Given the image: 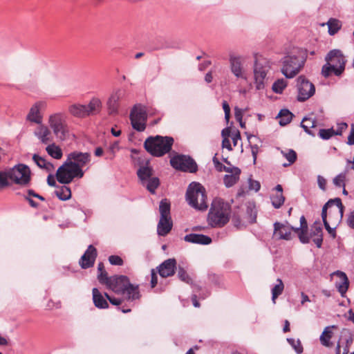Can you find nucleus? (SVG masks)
Wrapping results in <instances>:
<instances>
[{
  "mask_svg": "<svg viewBox=\"0 0 354 354\" xmlns=\"http://www.w3.org/2000/svg\"><path fill=\"white\" fill-rule=\"evenodd\" d=\"M230 217V206L223 200H213L207 215V223L212 227H222L226 225Z\"/></svg>",
  "mask_w": 354,
  "mask_h": 354,
  "instance_id": "obj_1",
  "label": "nucleus"
},
{
  "mask_svg": "<svg viewBox=\"0 0 354 354\" xmlns=\"http://www.w3.org/2000/svg\"><path fill=\"white\" fill-rule=\"evenodd\" d=\"M173 143L174 139L171 137L156 136L147 138L144 146L145 149L152 156L161 157L170 151Z\"/></svg>",
  "mask_w": 354,
  "mask_h": 354,
  "instance_id": "obj_2",
  "label": "nucleus"
},
{
  "mask_svg": "<svg viewBox=\"0 0 354 354\" xmlns=\"http://www.w3.org/2000/svg\"><path fill=\"white\" fill-rule=\"evenodd\" d=\"M186 199L189 205L198 210H206L208 205L205 189L199 183L192 182L188 186Z\"/></svg>",
  "mask_w": 354,
  "mask_h": 354,
  "instance_id": "obj_3",
  "label": "nucleus"
},
{
  "mask_svg": "<svg viewBox=\"0 0 354 354\" xmlns=\"http://www.w3.org/2000/svg\"><path fill=\"white\" fill-rule=\"evenodd\" d=\"M48 124L59 140H65L68 136L69 129L65 113L57 112L50 114L48 118Z\"/></svg>",
  "mask_w": 354,
  "mask_h": 354,
  "instance_id": "obj_4",
  "label": "nucleus"
},
{
  "mask_svg": "<svg viewBox=\"0 0 354 354\" xmlns=\"http://www.w3.org/2000/svg\"><path fill=\"white\" fill-rule=\"evenodd\" d=\"M305 60L297 55H288L281 59V73L286 78L291 79L296 76L303 68Z\"/></svg>",
  "mask_w": 354,
  "mask_h": 354,
  "instance_id": "obj_5",
  "label": "nucleus"
},
{
  "mask_svg": "<svg viewBox=\"0 0 354 354\" xmlns=\"http://www.w3.org/2000/svg\"><path fill=\"white\" fill-rule=\"evenodd\" d=\"M83 176L82 169L75 165H72V162L68 160L58 168L56 173L57 180L62 184H68L75 178H82Z\"/></svg>",
  "mask_w": 354,
  "mask_h": 354,
  "instance_id": "obj_6",
  "label": "nucleus"
},
{
  "mask_svg": "<svg viewBox=\"0 0 354 354\" xmlns=\"http://www.w3.org/2000/svg\"><path fill=\"white\" fill-rule=\"evenodd\" d=\"M271 69V63L266 59H257L254 65V84L257 90H263L267 81V75Z\"/></svg>",
  "mask_w": 354,
  "mask_h": 354,
  "instance_id": "obj_7",
  "label": "nucleus"
},
{
  "mask_svg": "<svg viewBox=\"0 0 354 354\" xmlns=\"http://www.w3.org/2000/svg\"><path fill=\"white\" fill-rule=\"evenodd\" d=\"M160 218L157 225L159 236H166L171 230L173 223L170 215V203L167 199L161 200L159 205Z\"/></svg>",
  "mask_w": 354,
  "mask_h": 354,
  "instance_id": "obj_8",
  "label": "nucleus"
},
{
  "mask_svg": "<svg viewBox=\"0 0 354 354\" xmlns=\"http://www.w3.org/2000/svg\"><path fill=\"white\" fill-rule=\"evenodd\" d=\"M9 179L15 184L27 187L30 182L31 171L24 164H18L8 170Z\"/></svg>",
  "mask_w": 354,
  "mask_h": 354,
  "instance_id": "obj_9",
  "label": "nucleus"
},
{
  "mask_svg": "<svg viewBox=\"0 0 354 354\" xmlns=\"http://www.w3.org/2000/svg\"><path fill=\"white\" fill-rule=\"evenodd\" d=\"M170 164L176 169L190 173L196 172L198 169V166L194 159L185 155L174 156L170 160Z\"/></svg>",
  "mask_w": 354,
  "mask_h": 354,
  "instance_id": "obj_10",
  "label": "nucleus"
},
{
  "mask_svg": "<svg viewBox=\"0 0 354 354\" xmlns=\"http://www.w3.org/2000/svg\"><path fill=\"white\" fill-rule=\"evenodd\" d=\"M132 127L138 131H143L146 128L147 113L141 104H136L130 113Z\"/></svg>",
  "mask_w": 354,
  "mask_h": 354,
  "instance_id": "obj_11",
  "label": "nucleus"
},
{
  "mask_svg": "<svg viewBox=\"0 0 354 354\" xmlns=\"http://www.w3.org/2000/svg\"><path fill=\"white\" fill-rule=\"evenodd\" d=\"M297 87L298 91L297 100L300 102L309 99L315 93L314 84L303 75L297 77Z\"/></svg>",
  "mask_w": 354,
  "mask_h": 354,
  "instance_id": "obj_12",
  "label": "nucleus"
},
{
  "mask_svg": "<svg viewBox=\"0 0 354 354\" xmlns=\"http://www.w3.org/2000/svg\"><path fill=\"white\" fill-rule=\"evenodd\" d=\"M127 92L123 88H118L114 89L106 102L109 114L115 115L118 113L120 107V102L125 99Z\"/></svg>",
  "mask_w": 354,
  "mask_h": 354,
  "instance_id": "obj_13",
  "label": "nucleus"
},
{
  "mask_svg": "<svg viewBox=\"0 0 354 354\" xmlns=\"http://www.w3.org/2000/svg\"><path fill=\"white\" fill-rule=\"evenodd\" d=\"M229 62L230 70L236 78L247 79L246 71L243 66V59L241 56L230 55Z\"/></svg>",
  "mask_w": 354,
  "mask_h": 354,
  "instance_id": "obj_14",
  "label": "nucleus"
},
{
  "mask_svg": "<svg viewBox=\"0 0 354 354\" xmlns=\"http://www.w3.org/2000/svg\"><path fill=\"white\" fill-rule=\"evenodd\" d=\"M129 279L127 277L123 275H115L111 277V280L106 286L118 295H121L125 291L126 287H128Z\"/></svg>",
  "mask_w": 354,
  "mask_h": 354,
  "instance_id": "obj_15",
  "label": "nucleus"
},
{
  "mask_svg": "<svg viewBox=\"0 0 354 354\" xmlns=\"http://www.w3.org/2000/svg\"><path fill=\"white\" fill-rule=\"evenodd\" d=\"M46 104L43 101H39L35 103L26 115V120L35 124L42 123L43 116L41 110L46 108Z\"/></svg>",
  "mask_w": 354,
  "mask_h": 354,
  "instance_id": "obj_16",
  "label": "nucleus"
},
{
  "mask_svg": "<svg viewBox=\"0 0 354 354\" xmlns=\"http://www.w3.org/2000/svg\"><path fill=\"white\" fill-rule=\"evenodd\" d=\"M294 229L295 227L288 223L275 222L274 223V234L278 236L279 239L287 241L292 239V232Z\"/></svg>",
  "mask_w": 354,
  "mask_h": 354,
  "instance_id": "obj_17",
  "label": "nucleus"
},
{
  "mask_svg": "<svg viewBox=\"0 0 354 354\" xmlns=\"http://www.w3.org/2000/svg\"><path fill=\"white\" fill-rule=\"evenodd\" d=\"M97 253L95 248L90 245L80 259L79 263L82 268L86 269L94 265Z\"/></svg>",
  "mask_w": 354,
  "mask_h": 354,
  "instance_id": "obj_18",
  "label": "nucleus"
},
{
  "mask_svg": "<svg viewBox=\"0 0 354 354\" xmlns=\"http://www.w3.org/2000/svg\"><path fill=\"white\" fill-rule=\"evenodd\" d=\"M67 160L72 162V165H75L79 168L86 165L91 160L89 153H82L80 151H73L68 155Z\"/></svg>",
  "mask_w": 354,
  "mask_h": 354,
  "instance_id": "obj_19",
  "label": "nucleus"
},
{
  "mask_svg": "<svg viewBox=\"0 0 354 354\" xmlns=\"http://www.w3.org/2000/svg\"><path fill=\"white\" fill-rule=\"evenodd\" d=\"M176 269V261L175 259H168L157 267L158 272L160 277L166 278L173 276Z\"/></svg>",
  "mask_w": 354,
  "mask_h": 354,
  "instance_id": "obj_20",
  "label": "nucleus"
},
{
  "mask_svg": "<svg viewBox=\"0 0 354 354\" xmlns=\"http://www.w3.org/2000/svg\"><path fill=\"white\" fill-rule=\"evenodd\" d=\"M34 135L43 144H48L53 140L49 127L43 123L38 124L34 131Z\"/></svg>",
  "mask_w": 354,
  "mask_h": 354,
  "instance_id": "obj_21",
  "label": "nucleus"
},
{
  "mask_svg": "<svg viewBox=\"0 0 354 354\" xmlns=\"http://www.w3.org/2000/svg\"><path fill=\"white\" fill-rule=\"evenodd\" d=\"M325 59L333 65L342 66L344 70L345 69L346 59L339 50L334 49L330 50L326 56Z\"/></svg>",
  "mask_w": 354,
  "mask_h": 354,
  "instance_id": "obj_22",
  "label": "nucleus"
},
{
  "mask_svg": "<svg viewBox=\"0 0 354 354\" xmlns=\"http://www.w3.org/2000/svg\"><path fill=\"white\" fill-rule=\"evenodd\" d=\"M335 276L338 277L339 280L335 281V287L342 297L346 294L349 285V281L346 274L341 271H337L333 273Z\"/></svg>",
  "mask_w": 354,
  "mask_h": 354,
  "instance_id": "obj_23",
  "label": "nucleus"
},
{
  "mask_svg": "<svg viewBox=\"0 0 354 354\" xmlns=\"http://www.w3.org/2000/svg\"><path fill=\"white\" fill-rule=\"evenodd\" d=\"M344 71L342 66H337V65H333L329 62H326V63L322 66V75L324 77H328L333 73L336 76L341 75Z\"/></svg>",
  "mask_w": 354,
  "mask_h": 354,
  "instance_id": "obj_24",
  "label": "nucleus"
},
{
  "mask_svg": "<svg viewBox=\"0 0 354 354\" xmlns=\"http://www.w3.org/2000/svg\"><path fill=\"white\" fill-rule=\"evenodd\" d=\"M184 239L187 242L201 245H209L212 243V239L204 234H187Z\"/></svg>",
  "mask_w": 354,
  "mask_h": 354,
  "instance_id": "obj_25",
  "label": "nucleus"
},
{
  "mask_svg": "<svg viewBox=\"0 0 354 354\" xmlns=\"http://www.w3.org/2000/svg\"><path fill=\"white\" fill-rule=\"evenodd\" d=\"M102 103L101 100L97 97H93L88 104L86 105V112L87 117L91 115L98 113L102 109Z\"/></svg>",
  "mask_w": 354,
  "mask_h": 354,
  "instance_id": "obj_26",
  "label": "nucleus"
},
{
  "mask_svg": "<svg viewBox=\"0 0 354 354\" xmlns=\"http://www.w3.org/2000/svg\"><path fill=\"white\" fill-rule=\"evenodd\" d=\"M68 111L70 115L78 118H86V105L80 103H73L68 106Z\"/></svg>",
  "mask_w": 354,
  "mask_h": 354,
  "instance_id": "obj_27",
  "label": "nucleus"
},
{
  "mask_svg": "<svg viewBox=\"0 0 354 354\" xmlns=\"http://www.w3.org/2000/svg\"><path fill=\"white\" fill-rule=\"evenodd\" d=\"M92 294L93 301L95 307L101 309L107 308L109 307L106 298H104L97 288H93Z\"/></svg>",
  "mask_w": 354,
  "mask_h": 354,
  "instance_id": "obj_28",
  "label": "nucleus"
},
{
  "mask_svg": "<svg viewBox=\"0 0 354 354\" xmlns=\"http://www.w3.org/2000/svg\"><path fill=\"white\" fill-rule=\"evenodd\" d=\"M310 236L313 237V241L318 248H320L323 242L322 227L319 224L314 223L312 227Z\"/></svg>",
  "mask_w": 354,
  "mask_h": 354,
  "instance_id": "obj_29",
  "label": "nucleus"
},
{
  "mask_svg": "<svg viewBox=\"0 0 354 354\" xmlns=\"http://www.w3.org/2000/svg\"><path fill=\"white\" fill-rule=\"evenodd\" d=\"M121 295H125L128 301H134L139 299L140 297L138 286L131 284L130 282L129 283L128 287H126L125 291Z\"/></svg>",
  "mask_w": 354,
  "mask_h": 354,
  "instance_id": "obj_30",
  "label": "nucleus"
},
{
  "mask_svg": "<svg viewBox=\"0 0 354 354\" xmlns=\"http://www.w3.org/2000/svg\"><path fill=\"white\" fill-rule=\"evenodd\" d=\"M240 174V169H234L233 174H225L223 178V183L225 187H231L235 185L239 180Z\"/></svg>",
  "mask_w": 354,
  "mask_h": 354,
  "instance_id": "obj_31",
  "label": "nucleus"
},
{
  "mask_svg": "<svg viewBox=\"0 0 354 354\" xmlns=\"http://www.w3.org/2000/svg\"><path fill=\"white\" fill-rule=\"evenodd\" d=\"M317 121L315 118L311 117H305L301 122V126L308 134L314 136L315 133L313 132L310 129L315 127Z\"/></svg>",
  "mask_w": 354,
  "mask_h": 354,
  "instance_id": "obj_32",
  "label": "nucleus"
},
{
  "mask_svg": "<svg viewBox=\"0 0 354 354\" xmlns=\"http://www.w3.org/2000/svg\"><path fill=\"white\" fill-rule=\"evenodd\" d=\"M138 178L141 183L145 182L147 180L151 178L152 168L148 165V163L145 166H141L137 171Z\"/></svg>",
  "mask_w": 354,
  "mask_h": 354,
  "instance_id": "obj_33",
  "label": "nucleus"
},
{
  "mask_svg": "<svg viewBox=\"0 0 354 354\" xmlns=\"http://www.w3.org/2000/svg\"><path fill=\"white\" fill-rule=\"evenodd\" d=\"M293 114L286 109H281L278 113L277 118L281 126H285L290 123L292 119Z\"/></svg>",
  "mask_w": 354,
  "mask_h": 354,
  "instance_id": "obj_34",
  "label": "nucleus"
},
{
  "mask_svg": "<svg viewBox=\"0 0 354 354\" xmlns=\"http://www.w3.org/2000/svg\"><path fill=\"white\" fill-rule=\"evenodd\" d=\"M46 151L49 156L55 159H61L63 156L62 149L54 143L48 145Z\"/></svg>",
  "mask_w": 354,
  "mask_h": 354,
  "instance_id": "obj_35",
  "label": "nucleus"
},
{
  "mask_svg": "<svg viewBox=\"0 0 354 354\" xmlns=\"http://www.w3.org/2000/svg\"><path fill=\"white\" fill-rule=\"evenodd\" d=\"M281 153L288 160L287 163H283L282 165L285 167L292 165L297 160V153L293 149L282 150Z\"/></svg>",
  "mask_w": 354,
  "mask_h": 354,
  "instance_id": "obj_36",
  "label": "nucleus"
},
{
  "mask_svg": "<svg viewBox=\"0 0 354 354\" xmlns=\"http://www.w3.org/2000/svg\"><path fill=\"white\" fill-rule=\"evenodd\" d=\"M55 195L61 201L68 200L71 197V189L65 185L61 186L55 191Z\"/></svg>",
  "mask_w": 354,
  "mask_h": 354,
  "instance_id": "obj_37",
  "label": "nucleus"
},
{
  "mask_svg": "<svg viewBox=\"0 0 354 354\" xmlns=\"http://www.w3.org/2000/svg\"><path fill=\"white\" fill-rule=\"evenodd\" d=\"M288 86V82L284 78L277 80L272 86V90L274 93L281 94Z\"/></svg>",
  "mask_w": 354,
  "mask_h": 354,
  "instance_id": "obj_38",
  "label": "nucleus"
},
{
  "mask_svg": "<svg viewBox=\"0 0 354 354\" xmlns=\"http://www.w3.org/2000/svg\"><path fill=\"white\" fill-rule=\"evenodd\" d=\"M328 33L330 35L336 34L342 27L340 21L336 19H330L327 22Z\"/></svg>",
  "mask_w": 354,
  "mask_h": 354,
  "instance_id": "obj_39",
  "label": "nucleus"
},
{
  "mask_svg": "<svg viewBox=\"0 0 354 354\" xmlns=\"http://www.w3.org/2000/svg\"><path fill=\"white\" fill-rule=\"evenodd\" d=\"M277 284L272 288V300L275 303L276 299L281 295L284 289V285L281 279H277Z\"/></svg>",
  "mask_w": 354,
  "mask_h": 354,
  "instance_id": "obj_40",
  "label": "nucleus"
},
{
  "mask_svg": "<svg viewBox=\"0 0 354 354\" xmlns=\"http://www.w3.org/2000/svg\"><path fill=\"white\" fill-rule=\"evenodd\" d=\"M270 200L273 207L276 209H279L284 203L285 197L283 196V193L276 192L270 196Z\"/></svg>",
  "mask_w": 354,
  "mask_h": 354,
  "instance_id": "obj_41",
  "label": "nucleus"
},
{
  "mask_svg": "<svg viewBox=\"0 0 354 354\" xmlns=\"http://www.w3.org/2000/svg\"><path fill=\"white\" fill-rule=\"evenodd\" d=\"M143 186L152 194L155 193L156 188L159 186L160 181L156 177H152L142 183Z\"/></svg>",
  "mask_w": 354,
  "mask_h": 354,
  "instance_id": "obj_42",
  "label": "nucleus"
},
{
  "mask_svg": "<svg viewBox=\"0 0 354 354\" xmlns=\"http://www.w3.org/2000/svg\"><path fill=\"white\" fill-rule=\"evenodd\" d=\"M326 204L331 207L333 205H335L337 209H335V212L339 214V218L342 217L343 214V205L339 198L329 200Z\"/></svg>",
  "mask_w": 354,
  "mask_h": 354,
  "instance_id": "obj_43",
  "label": "nucleus"
},
{
  "mask_svg": "<svg viewBox=\"0 0 354 354\" xmlns=\"http://www.w3.org/2000/svg\"><path fill=\"white\" fill-rule=\"evenodd\" d=\"M346 175L347 171L346 170H344V171L339 173L337 174L335 178L333 179V183L334 185L337 187H345V182L346 180Z\"/></svg>",
  "mask_w": 354,
  "mask_h": 354,
  "instance_id": "obj_44",
  "label": "nucleus"
},
{
  "mask_svg": "<svg viewBox=\"0 0 354 354\" xmlns=\"http://www.w3.org/2000/svg\"><path fill=\"white\" fill-rule=\"evenodd\" d=\"M294 232L297 234L299 241L302 243H308L310 241V237L308 235V230L304 231L300 228H295Z\"/></svg>",
  "mask_w": 354,
  "mask_h": 354,
  "instance_id": "obj_45",
  "label": "nucleus"
},
{
  "mask_svg": "<svg viewBox=\"0 0 354 354\" xmlns=\"http://www.w3.org/2000/svg\"><path fill=\"white\" fill-rule=\"evenodd\" d=\"M319 136L323 140H328L335 135L334 129H321L318 133Z\"/></svg>",
  "mask_w": 354,
  "mask_h": 354,
  "instance_id": "obj_46",
  "label": "nucleus"
},
{
  "mask_svg": "<svg viewBox=\"0 0 354 354\" xmlns=\"http://www.w3.org/2000/svg\"><path fill=\"white\" fill-rule=\"evenodd\" d=\"M178 277L183 281L190 283L192 279L189 277L187 272L183 268L179 267L178 270Z\"/></svg>",
  "mask_w": 354,
  "mask_h": 354,
  "instance_id": "obj_47",
  "label": "nucleus"
},
{
  "mask_svg": "<svg viewBox=\"0 0 354 354\" xmlns=\"http://www.w3.org/2000/svg\"><path fill=\"white\" fill-rule=\"evenodd\" d=\"M287 340L297 353H302L303 347L299 339L295 340V339H288Z\"/></svg>",
  "mask_w": 354,
  "mask_h": 354,
  "instance_id": "obj_48",
  "label": "nucleus"
},
{
  "mask_svg": "<svg viewBox=\"0 0 354 354\" xmlns=\"http://www.w3.org/2000/svg\"><path fill=\"white\" fill-rule=\"evenodd\" d=\"M9 176L8 171H0V187H6L9 185Z\"/></svg>",
  "mask_w": 354,
  "mask_h": 354,
  "instance_id": "obj_49",
  "label": "nucleus"
},
{
  "mask_svg": "<svg viewBox=\"0 0 354 354\" xmlns=\"http://www.w3.org/2000/svg\"><path fill=\"white\" fill-rule=\"evenodd\" d=\"M331 337V333H322L320 336L322 344L325 346H330L332 345V343L330 342Z\"/></svg>",
  "mask_w": 354,
  "mask_h": 354,
  "instance_id": "obj_50",
  "label": "nucleus"
},
{
  "mask_svg": "<svg viewBox=\"0 0 354 354\" xmlns=\"http://www.w3.org/2000/svg\"><path fill=\"white\" fill-rule=\"evenodd\" d=\"M32 160L40 168H43L47 162L45 158L37 154L33 155Z\"/></svg>",
  "mask_w": 354,
  "mask_h": 354,
  "instance_id": "obj_51",
  "label": "nucleus"
},
{
  "mask_svg": "<svg viewBox=\"0 0 354 354\" xmlns=\"http://www.w3.org/2000/svg\"><path fill=\"white\" fill-rule=\"evenodd\" d=\"M97 279L101 283L105 284L106 286L109 283V280H111V277H108L106 271L99 272L97 274Z\"/></svg>",
  "mask_w": 354,
  "mask_h": 354,
  "instance_id": "obj_52",
  "label": "nucleus"
},
{
  "mask_svg": "<svg viewBox=\"0 0 354 354\" xmlns=\"http://www.w3.org/2000/svg\"><path fill=\"white\" fill-rule=\"evenodd\" d=\"M249 189L258 192L261 188L260 183L257 180H253L251 178L248 179Z\"/></svg>",
  "mask_w": 354,
  "mask_h": 354,
  "instance_id": "obj_53",
  "label": "nucleus"
},
{
  "mask_svg": "<svg viewBox=\"0 0 354 354\" xmlns=\"http://www.w3.org/2000/svg\"><path fill=\"white\" fill-rule=\"evenodd\" d=\"M109 261L111 265L122 266L123 260L122 258L117 255H111L109 257Z\"/></svg>",
  "mask_w": 354,
  "mask_h": 354,
  "instance_id": "obj_54",
  "label": "nucleus"
},
{
  "mask_svg": "<svg viewBox=\"0 0 354 354\" xmlns=\"http://www.w3.org/2000/svg\"><path fill=\"white\" fill-rule=\"evenodd\" d=\"M347 128L348 124L346 122L338 123L337 129L334 130L335 135L341 136L342 133L346 130Z\"/></svg>",
  "mask_w": 354,
  "mask_h": 354,
  "instance_id": "obj_55",
  "label": "nucleus"
},
{
  "mask_svg": "<svg viewBox=\"0 0 354 354\" xmlns=\"http://www.w3.org/2000/svg\"><path fill=\"white\" fill-rule=\"evenodd\" d=\"M222 106L225 113V119L227 122H229L230 117V107L227 101L224 100L222 102Z\"/></svg>",
  "mask_w": 354,
  "mask_h": 354,
  "instance_id": "obj_56",
  "label": "nucleus"
},
{
  "mask_svg": "<svg viewBox=\"0 0 354 354\" xmlns=\"http://www.w3.org/2000/svg\"><path fill=\"white\" fill-rule=\"evenodd\" d=\"M231 138L233 142L234 147L238 145V142L241 140V134L239 130H235L232 132Z\"/></svg>",
  "mask_w": 354,
  "mask_h": 354,
  "instance_id": "obj_57",
  "label": "nucleus"
},
{
  "mask_svg": "<svg viewBox=\"0 0 354 354\" xmlns=\"http://www.w3.org/2000/svg\"><path fill=\"white\" fill-rule=\"evenodd\" d=\"M317 184L319 187L323 190L325 191L326 188V180L324 177H323L321 175L317 176Z\"/></svg>",
  "mask_w": 354,
  "mask_h": 354,
  "instance_id": "obj_58",
  "label": "nucleus"
},
{
  "mask_svg": "<svg viewBox=\"0 0 354 354\" xmlns=\"http://www.w3.org/2000/svg\"><path fill=\"white\" fill-rule=\"evenodd\" d=\"M243 110L238 107L234 109V117L239 122H241L243 120Z\"/></svg>",
  "mask_w": 354,
  "mask_h": 354,
  "instance_id": "obj_59",
  "label": "nucleus"
},
{
  "mask_svg": "<svg viewBox=\"0 0 354 354\" xmlns=\"http://www.w3.org/2000/svg\"><path fill=\"white\" fill-rule=\"evenodd\" d=\"M324 227L326 228V230H327V232H328V234L333 238L335 239L336 237V231H335V228L336 227H331L328 223V222H325V223H324Z\"/></svg>",
  "mask_w": 354,
  "mask_h": 354,
  "instance_id": "obj_60",
  "label": "nucleus"
},
{
  "mask_svg": "<svg viewBox=\"0 0 354 354\" xmlns=\"http://www.w3.org/2000/svg\"><path fill=\"white\" fill-rule=\"evenodd\" d=\"M104 296L109 301V302L114 306H119L122 303V300L120 299L112 297L107 293H105Z\"/></svg>",
  "mask_w": 354,
  "mask_h": 354,
  "instance_id": "obj_61",
  "label": "nucleus"
},
{
  "mask_svg": "<svg viewBox=\"0 0 354 354\" xmlns=\"http://www.w3.org/2000/svg\"><path fill=\"white\" fill-rule=\"evenodd\" d=\"M158 283L157 274L154 269L151 270V286L154 288Z\"/></svg>",
  "mask_w": 354,
  "mask_h": 354,
  "instance_id": "obj_62",
  "label": "nucleus"
},
{
  "mask_svg": "<svg viewBox=\"0 0 354 354\" xmlns=\"http://www.w3.org/2000/svg\"><path fill=\"white\" fill-rule=\"evenodd\" d=\"M347 144L349 145H354V124L351 125V131L348 136Z\"/></svg>",
  "mask_w": 354,
  "mask_h": 354,
  "instance_id": "obj_63",
  "label": "nucleus"
},
{
  "mask_svg": "<svg viewBox=\"0 0 354 354\" xmlns=\"http://www.w3.org/2000/svg\"><path fill=\"white\" fill-rule=\"evenodd\" d=\"M347 222L349 227L354 229V211L348 215Z\"/></svg>",
  "mask_w": 354,
  "mask_h": 354,
  "instance_id": "obj_64",
  "label": "nucleus"
}]
</instances>
